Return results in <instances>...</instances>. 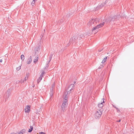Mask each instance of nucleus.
Masks as SVG:
<instances>
[{
    "label": "nucleus",
    "mask_w": 134,
    "mask_h": 134,
    "mask_svg": "<svg viewBox=\"0 0 134 134\" xmlns=\"http://www.w3.org/2000/svg\"><path fill=\"white\" fill-rule=\"evenodd\" d=\"M106 3V1L105 2V3H103L101 4L100 5H98L97 7L98 8V9L100 8L101 7H102Z\"/></svg>",
    "instance_id": "obj_12"
},
{
    "label": "nucleus",
    "mask_w": 134,
    "mask_h": 134,
    "mask_svg": "<svg viewBox=\"0 0 134 134\" xmlns=\"http://www.w3.org/2000/svg\"><path fill=\"white\" fill-rule=\"evenodd\" d=\"M33 129V127L32 126H30V129H29L28 132H32Z\"/></svg>",
    "instance_id": "obj_13"
},
{
    "label": "nucleus",
    "mask_w": 134,
    "mask_h": 134,
    "mask_svg": "<svg viewBox=\"0 0 134 134\" xmlns=\"http://www.w3.org/2000/svg\"><path fill=\"white\" fill-rule=\"evenodd\" d=\"M110 18H110V19H109L110 20L111 19Z\"/></svg>",
    "instance_id": "obj_39"
},
{
    "label": "nucleus",
    "mask_w": 134,
    "mask_h": 134,
    "mask_svg": "<svg viewBox=\"0 0 134 134\" xmlns=\"http://www.w3.org/2000/svg\"><path fill=\"white\" fill-rule=\"evenodd\" d=\"M68 97V93H64L63 96V100L61 105L62 110L63 112L65 111V108L67 107L68 105L67 98Z\"/></svg>",
    "instance_id": "obj_1"
},
{
    "label": "nucleus",
    "mask_w": 134,
    "mask_h": 134,
    "mask_svg": "<svg viewBox=\"0 0 134 134\" xmlns=\"http://www.w3.org/2000/svg\"><path fill=\"white\" fill-rule=\"evenodd\" d=\"M10 89H9L7 91V92L6 93V97L7 98H8L10 94Z\"/></svg>",
    "instance_id": "obj_9"
},
{
    "label": "nucleus",
    "mask_w": 134,
    "mask_h": 134,
    "mask_svg": "<svg viewBox=\"0 0 134 134\" xmlns=\"http://www.w3.org/2000/svg\"><path fill=\"white\" fill-rule=\"evenodd\" d=\"M36 1H37V0H33V1H32V3H31V4L32 6H34V3H35V2Z\"/></svg>",
    "instance_id": "obj_23"
},
{
    "label": "nucleus",
    "mask_w": 134,
    "mask_h": 134,
    "mask_svg": "<svg viewBox=\"0 0 134 134\" xmlns=\"http://www.w3.org/2000/svg\"><path fill=\"white\" fill-rule=\"evenodd\" d=\"M53 55H51L49 57V60L48 62V63H49L50 62V61H51V60L52 59V58Z\"/></svg>",
    "instance_id": "obj_21"
},
{
    "label": "nucleus",
    "mask_w": 134,
    "mask_h": 134,
    "mask_svg": "<svg viewBox=\"0 0 134 134\" xmlns=\"http://www.w3.org/2000/svg\"><path fill=\"white\" fill-rule=\"evenodd\" d=\"M117 17V16H114L113 18H111V20H110L109 21H111V20L113 21L114 20V19H115Z\"/></svg>",
    "instance_id": "obj_18"
},
{
    "label": "nucleus",
    "mask_w": 134,
    "mask_h": 134,
    "mask_svg": "<svg viewBox=\"0 0 134 134\" xmlns=\"http://www.w3.org/2000/svg\"><path fill=\"white\" fill-rule=\"evenodd\" d=\"M21 69V66H19L18 67H17L16 68V70H19Z\"/></svg>",
    "instance_id": "obj_24"
},
{
    "label": "nucleus",
    "mask_w": 134,
    "mask_h": 134,
    "mask_svg": "<svg viewBox=\"0 0 134 134\" xmlns=\"http://www.w3.org/2000/svg\"><path fill=\"white\" fill-rule=\"evenodd\" d=\"M32 61V57L31 56H30V58L28 59L26 63L28 64H30L31 63Z\"/></svg>",
    "instance_id": "obj_11"
},
{
    "label": "nucleus",
    "mask_w": 134,
    "mask_h": 134,
    "mask_svg": "<svg viewBox=\"0 0 134 134\" xmlns=\"http://www.w3.org/2000/svg\"><path fill=\"white\" fill-rule=\"evenodd\" d=\"M55 87V85L54 84H53L52 85V87L51 88H52V90L53 91V88H54Z\"/></svg>",
    "instance_id": "obj_25"
},
{
    "label": "nucleus",
    "mask_w": 134,
    "mask_h": 134,
    "mask_svg": "<svg viewBox=\"0 0 134 134\" xmlns=\"http://www.w3.org/2000/svg\"><path fill=\"white\" fill-rule=\"evenodd\" d=\"M40 46H39L37 47H36L35 51H38V50H40Z\"/></svg>",
    "instance_id": "obj_17"
},
{
    "label": "nucleus",
    "mask_w": 134,
    "mask_h": 134,
    "mask_svg": "<svg viewBox=\"0 0 134 134\" xmlns=\"http://www.w3.org/2000/svg\"><path fill=\"white\" fill-rule=\"evenodd\" d=\"M101 51H101L99 50V52H100V51Z\"/></svg>",
    "instance_id": "obj_36"
},
{
    "label": "nucleus",
    "mask_w": 134,
    "mask_h": 134,
    "mask_svg": "<svg viewBox=\"0 0 134 134\" xmlns=\"http://www.w3.org/2000/svg\"><path fill=\"white\" fill-rule=\"evenodd\" d=\"M21 59L22 60H24L25 59V56L23 54L21 55Z\"/></svg>",
    "instance_id": "obj_16"
},
{
    "label": "nucleus",
    "mask_w": 134,
    "mask_h": 134,
    "mask_svg": "<svg viewBox=\"0 0 134 134\" xmlns=\"http://www.w3.org/2000/svg\"><path fill=\"white\" fill-rule=\"evenodd\" d=\"M107 57H106L105 58H104V59L103 60L102 62V63H104L106 60V59H107Z\"/></svg>",
    "instance_id": "obj_22"
},
{
    "label": "nucleus",
    "mask_w": 134,
    "mask_h": 134,
    "mask_svg": "<svg viewBox=\"0 0 134 134\" xmlns=\"http://www.w3.org/2000/svg\"><path fill=\"white\" fill-rule=\"evenodd\" d=\"M42 77H40L38 78V79L37 80V83H38L40 82L42 80Z\"/></svg>",
    "instance_id": "obj_14"
},
{
    "label": "nucleus",
    "mask_w": 134,
    "mask_h": 134,
    "mask_svg": "<svg viewBox=\"0 0 134 134\" xmlns=\"http://www.w3.org/2000/svg\"><path fill=\"white\" fill-rule=\"evenodd\" d=\"M2 62V59H1L0 60V62L1 63V62Z\"/></svg>",
    "instance_id": "obj_33"
},
{
    "label": "nucleus",
    "mask_w": 134,
    "mask_h": 134,
    "mask_svg": "<svg viewBox=\"0 0 134 134\" xmlns=\"http://www.w3.org/2000/svg\"><path fill=\"white\" fill-rule=\"evenodd\" d=\"M51 89V92L50 93V95L51 97L53 96V91L52 90V88H50Z\"/></svg>",
    "instance_id": "obj_15"
},
{
    "label": "nucleus",
    "mask_w": 134,
    "mask_h": 134,
    "mask_svg": "<svg viewBox=\"0 0 134 134\" xmlns=\"http://www.w3.org/2000/svg\"><path fill=\"white\" fill-rule=\"evenodd\" d=\"M45 72L44 71H43V72H42L40 76V77L42 78V77L43 76V75L45 74Z\"/></svg>",
    "instance_id": "obj_19"
},
{
    "label": "nucleus",
    "mask_w": 134,
    "mask_h": 134,
    "mask_svg": "<svg viewBox=\"0 0 134 134\" xmlns=\"http://www.w3.org/2000/svg\"><path fill=\"white\" fill-rule=\"evenodd\" d=\"M28 79V77H26V76L25 78V79H24V80L25 81H26L27 80V79Z\"/></svg>",
    "instance_id": "obj_26"
},
{
    "label": "nucleus",
    "mask_w": 134,
    "mask_h": 134,
    "mask_svg": "<svg viewBox=\"0 0 134 134\" xmlns=\"http://www.w3.org/2000/svg\"><path fill=\"white\" fill-rule=\"evenodd\" d=\"M38 59V55H37L35 57V58L34 60V63L35 64H36Z\"/></svg>",
    "instance_id": "obj_10"
},
{
    "label": "nucleus",
    "mask_w": 134,
    "mask_h": 134,
    "mask_svg": "<svg viewBox=\"0 0 134 134\" xmlns=\"http://www.w3.org/2000/svg\"><path fill=\"white\" fill-rule=\"evenodd\" d=\"M102 114L101 111L100 110L97 111L95 113V118L96 119H99L101 116Z\"/></svg>",
    "instance_id": "obj_5"
},
{
    "label": "nucleus",
    "mask_w": 134,
    "mask_h": 134,
    "mask_svg": "<svg viewBox=\"0 0 134 134\" xmlns=\"http://www.w3.org/2000/svg\"><path fill=\"white\" fill-rule=\"evenodd\" d=\"M17 133H18V134H22V133H21V132L20 131L19 132Z\"/></svg>",
    "instance_id": "obj_30"
},
{
    "label": "nucleus",
    "mask_w": 134,
    "mask_h": 134,
    "mask_svg": "<svg viewBox=\"0 0 134 134\" xmlns=\"http://www.w3.org/2000/svg\"><path fill=\"white\" fill-rule=\"evenodd\" d=\"M30 110V106L29 105H27L25 108V113H29Z\"/></svg>",
    "instance_id": "obj_8"
},
{
    "label": "nucleus",
    "mask_w": 134,
    "mask_h": 134,
    "mask_svg": "<svg viewBox=\"0 0 134 134\" xmlns=\"http://www.w3.org/2000/svg\"><path fill=\"white\" fill-rule=\"evenodd\" d=\"M24 81H23V82H24Z\"/></svg>",
    "instance_id": "obj_40"
},
{
    "label": "nucleus",
    "mask_w": 134,
    "mask_h": 134,
    "mask_svg": "<svg viewBox=\"0 0 134 134\" xmlns=\"http://www.w3.org/2000/svg\"><path fill=\"white\" fill-rule=\"evenodd\" d=\"M104 23H102L100 24L97 25V26L93 27L92 29V33L95 34L98 32V29L103 26L104 25Z\"/></svg>",
    "instance_id": "obj_3"
},
{
    "label": "nucleus",
    "mask_w": 134,
    "mask_h": 134,
    "mask_svg": "<svg viewBox=\"0 0 134 134\" xmlns=\"http://www.w3.org/2000/svg\"><path fill=\"white\" fill-rule=\"evenodd\" d=\"M74 87V85L73 84H71L68 87V88L66 89V91L65 92H67L68 93V94L70 93L69 91H70L72 90L73 89Z\"/></svg>",
    "instance_id": "obj_6"
},
{
    "label": "nucleus",
    "mask_w": 134,
    "mask_h": 134,
    "mask_svg": "<svg viewBox=\"0 0 134 134\" xmlns=\"http://www.w3.org/2000/svg\"><path fill=\"white\" fill-rule=\"evenodd\" d=\"M120 121H121V120H118V121H117V122H120Z\"/></svg>",
    "instance_id": "obj_32"
},
{
    "label": "nucleus",
    "mask_w": 134,
    "mask_h": 134,
    "mask_svg": "<svg viewBox=\"0 0 134 134\" xmlns=\"http://www.w3.org/2000/svg\"><path fill=\"white\" fill-rule=\"evenodd\" d=\"M29 73L27 74H26V76H27L26 77H28V76H29Z\"/></svg>",
    "instance_id": "obj_31"
},
{
    "label": "nucleus",
    "mask_w": 134,
    "mask_h": 134,
    "mask_svg": "<svg viewBox=\"0 0 134 134\" xmlns=\"http://www.w3.org/2000/svg\"><path fill=\"white\" fill-rule=\"evenodd\" d=\"M68 46H69V44H68Z\"/></svg>",
    "instance_id": "obj_37"
},
{
    "label": "nucleus",
    "mask_w": 134,
    "mask_h": 134,
    "mask_svg": "<svg viewBox=\"0 0 134 134\" xmlns=\"http://www.w3.org/2000/svg\"><path fill=\"white\" fill-rule=\"evenodd\" d=\"M10 134H18V133H17L13 132L12 133Z\"/></svg>",
    "instance_id": "obj_28"
},
{
    "label": "nucleus",
    "mask_w": 134,
    "mask_h": 134,
    "mask_svg": "<svg viewBox=\"0 0 134 134\" xmlns=\"http://www.w3.org/2000/svg\"><path fill=\"white\" fill-rule=\"evenodd\" d=\"M83 36V35H75L70 39L69 42L70 44L76 43L78 40H80Z\"/></svg>",
    "instance_id": "obj_2"
},
{
    "label": "nucleus",
    "mask_w": 134,
    "mask_h": 134,
    "mask_svg": "<svg viewBox=\"0 0 134 134\" xmlns=\"http://www.w3.org/2000/svg\"><path fill=\"white\" fill-rule=\"evenodd\" d=\"M76 83V82H75V81H74V83Z\"/></svg>",
    "instance_id": "obj_38"
},
{
    "label": "nucleus",
    "mask_w": 134,
    "mask_h": 134,
    "mask_svg": "<svg viewBox=\"0 0 134 134\" xmlns=\"http://www.w3.org/2000/svg\"><path fill=\"white\" fill-rule=\"evenodd\" d=\"M114 107H115V108H116H116H117L115 106H114Z\"/></svg>",
    "instance_id": "obj_34"
},
{
    "label": "nucleus",
    "mask_w": 134,
    "mask_h": 134,
    "mask_svg": "<svg viewBox=\"0 0 134 134\" xmlns=\"http://www.w3.org/2000/svg\"><path fill=\"white\" fill-rule=\"evenodd\" d=\"M98 19H91L89 21L87 25L89 26L96 25L97 23L98 22Z\"/></svg>",
    "instance_id": "obj_4"
},
{
    "label": "nucleus",
    "mask_w": 134,
    "mask_h": 134,
    "mask_svg": "<svg viewBox=\"0 0 134 134\" xmlns=\"http://www.w3.org/2000/svg\"><path fill=\"white\" fill-rule=\"evenodd\" d=\"M34 86H35V85H34L33 86H32V87H34Z\"/></svg>",
    "instance_id": "obj_35"
},
{
    "label": "nucleus",
    "mask_w": 134,
    "mask_h": 134,
    "mask_svg": "<svg viewBox=\"0 0 134 134\" xmlns=\"http://www.w3.org/2000/svg\"><path fill=\"white\" fill-rule=\"evenodd\" d=\"M102 100H103V102L101 101V103H99L98 104V107L100 108H102L103 107V103H104V98H102Z\"/></svg>",
    "instance_id": "obj_7"
},
{
    "label": "nucleus",
    "mask_w": 134,
    "mask_h": 134,
    "mask_svg": "<svg viewBox=\"0 0 134 134\" xmlns=\"http://www.w3.org/2000/svg\"><path fill=\"white\" fill-rule=\"evenodd\" d=\"M116 109L117 110V111L118 112H119L120 111V110H119V109H118V108H116Z\"/></svg>",
    "instance_id": "obj_29"
},
{
    "label": "nucleus",
    "mask_w": 134,
    "mask_h": 134,
    "mask_svg": "<svg viewBox=\"0 0 134 134\" xmlns=\"http://www.w3.org/2000/svg\"><path fill=\"white\" fill-rule=\"evenodd\" d=\"M25 131L26 130L25 129H23L20 131L21 132V133L22 134L25 133Z\"/></svg>",
    "instance_id": "obj_20"
},
{
    "label": "nucleus",
    "mask_w": 134,
    "mask_h": 134,
    "mask_svg": "<svg viewBox=\"0 0 134 134\" xmlns=\"http://www.w3.org/2000/svg\"><path fill=\"white\" fill-rule=\"evenodd\" d=\"M39 134H45V133L43 132H41L39 133Z\"/></svg>",
    "instance_id": "obj_27"
}]
</instances>
